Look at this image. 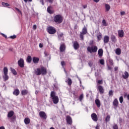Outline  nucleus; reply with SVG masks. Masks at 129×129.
I'll return each instance as SVG.
<instances>
[{
	"mask_svg": "<svg viewBox=\"0 0 129 129\" xmlns=\"http://www.w3.org/2000/svg\"><path fill=\"white\" fill-rule=\"evenodd\" d=\"M50 97L54 103V104H57L59 102V97L56 96V92L55 91H51L50 93Z\"/></svg>",
	"mask_w": 129,
	"mask_h": 129,
	"instance_id": "f257e3e1",
	"label": "nucleus"
},
{
	"mask_svg": "<svg viewBox=\"0 0 129 129\" xmlns=\"http://www.w3.org/2000/svg\"><path fill=\"white\" fill-rule=\"evenodd\" d=\"M53 21L55 24H61L63 22V16L60 14L55 15L54 17Z\"/></svg>",
	"mask_w": 129,
	"mask_h": 129,
	"instance_id": "f03ea898",
	"label": "nucleus"
},
{
	"mask_svg": "<svg viewBox=\"0 0 129 129\" xmlns=\"http://www.w3.org/2000/svg\"><path fill=\"white\" fill-rule=\"evenodd\" d=\"M87 50L88 52H89V53L91 54L92 53H96V52H97V50H98V48L96 46L92 47L89 46L87 47Z\"/></svg>",
	"mask_w": 129,
	"mask_h": 129,
	"instance_id": "7ed1b4c3",
	"label": "nucleus"
},
{
	"mask_svg": "<svg viewBox=\"0 0 129 129\" xmlns=\"http://www.w3.org/2000/svg\"><path fill=\"white\" fill-rule=\"evenodd\" d=\"M47 32L50 35H54V34H56V32H57V31L56 30V29L54 28V27L49 26L47 28Z\"/></svg>",
	"mask_w": 129,
	"mask_h": 129,
	"instance_id": "20e7f679",
	"label": "nucleus"
},
{
	"mask_svg": "<svg viewBox=\"0 0 129 129\" xmlns=\"http://www.w3.org/2000/svg\"><path fill=\"white\" fill-rule=\"evenodd\" d=\"M24 63L25 61L23 58H20L18 61V64L19 66L21 67V68H24V67H25Z\"/></svg>",
	"mask_w": 129,
	"mask_h": 129,
	"instance_id": "39448f33",
	"label": "nucleus"
},
{
	"mask_svg": "<svg viewBox=\"0 0 129 129\" xmlns=\"http://www.w3.org/2000/svg\"><path fill=\"white\" fill-rule=\"evenodd\" d=\"M39 116L41 118H43V119H47V114L44 111H40L39 112Z\"/></svg>",
	"mask_w": 129,
	"mask_h": 129,
	"instance_id": "423d86ee",
	"label": "nucleus"
},
{
	"mask_svg": "<svg viewBox=\"0 0 129 129\" xmlns=\"http://www.w3.org/2000/svg\"><path fill=\"white\" fill-rule=\"evenodd\" d=\"M97 89L99 91L100 94H103V93H104V89L102 86H98Z\"/></svg>",
	"mask_w": 129,
	"mask_h": 129,
	"instance_id": "0eeeda50",
	"label": "nucleus"
},
{
	"mask_svg": "<svg viewBox=\"0 0 129 129\" xmlns=\"http://www.w3.org/2000/svg\"><path fill=\"white\" fill-rule=\"evenodd\" d=\"M65 50H66V45H65V43H62L60 44V47H59L60 52H65Z\"/></svg>",
	"mask_w": 129,
	"mask_h": 129,
	"instance_id": "6e6552de",
	"label": "nucleus"
},
{
	"mask_svg": "<svg viewBox=\"0 0 129 129\" xmlns=\"http://www.w3.org/2000/svg\"><path fill=\"white\" fill-rule=\"evenodd\" d=\"M40 72L42 75H46L47 74V69L44 67L40 68Z\"/></svg>",
	"mask_w": 129,
	"mask_h": 129,
	"instance_id": "1a4fd4ad",
	"label": "nucleus"
},
{
	"mask_svg": "<svg viewBox=\"0 0 129 129\" xmlns=\"http://www.w3.org/2000/svg\"><path fill=\"white\" fill-rule=\"evenodd\" d=\"M91 116L94 121H97V120H98V117H97V115H96V113H93L91 115Z\"/></svg>",
	"mask_w": 129,
	"mask_h": 129,
	"instance_id": "9d476101",
	"label": "nucleus"
},
{
	"mask_svg": "<svg viewBox=\"0 0 129 129\" xmlns=\"http://www.w3.org/2000/svg\"><path fill=\"white\" fill-rule=\"evenodd\" d=\"M74 49L75 50H78L79 49V43L77 41H74L73 42Z\"/></svg>",
	"mask_w": 129,
	"mask_h": 129,
	"instance_id": "9b49d317",
	"label": "nucleus"
},
{
	"mask_svg": "<svg viewBox=\"0 0 129 129\" xmlns=\"http://www.w3.org/2000/svg\"><path fill=\"white\" fill-rule=\"evenodd\" d=\"M118 100H117V98L114 99V100L113 101V105L114 106L115 108H116L117 106H118Z\"/></svg>",
	"mask_w": 129,
	"mask_h": 129,
	"instance_id": "f8f14e48",
	"label": "nucleus"
},
{
	"mask_svg": "<svg viewBox=\"0 0 129 129\" xmlns=\"http://www.w3.org/2000/svg\"><path fill=\"white\" fill-rule=\"evenodd\" d=\"M52 9H53L52 6H49L47 7V13H48V14H50V15H52L54 12V10H52Z\"/></svg>",
	"mask_w": 129,
	"mask_h": 129,
	"instance_id": "ddd939ff",
	"label": "nucleus"
},
{
	"mask_svg": "<svg viewBox=\"0 0 129 129\" xmlns=\"http://www.w3.org/2000/svg\"><path fill=\"white\" fill-rule=\"evenodd\" d=\"M66 120L68 124H72V118L70 116L68 115L67 116Z\"/></svg>",
	"mask_w": 129,
	"mask_h": 129,
	"instance_id": "4468645a",
	"label": "nucleus"
},
{
	"mask_svg": "<svg viewBox=\"0 0 129 129\" xmlns=\"http://www.w3.org/2000/svg\"><path fill=\"white\" fill-rule=\"evenodd\" d=\"M32 61L34 64H37V63H39V61H40V58H39V57L34 56L32 57Z\"/></svg>",
	"mask_w": 129,
	"mask_h": 129,
	"instance_id": "2eb2a0df",
	"label": "nucleus"
},
{
	"mask_svg": "<svg viewBox=\"0 0 129 129\" xmlns=\"http://www.w3.org/2000/svg\"><path fill=\"white\" fill-rule=\"evenodd\" d=\"M118 35L120 38H122L124 36V32L123 30H119L118 31Z\"/></svg>",
	"mask_w": 129,
	"mask_h": 129,
	"instance_id": "dca6fc26",
	"label": "nucleus"
},
{
	"mask_svg": "<svg viewBox=\"0 0 129 129\" xmlns=\"http://www.w3.org/2000/svg\"><path fill=\"white\" fill-rule=\"evenodd\" d=\"M103 42L104 44H107L109 42V37L107 35H106L104 37Z\"/></svg>",
	"mask_w": 129,
	"mask_h": 129,
	"instance_id": "f3484780",
	"label": "nucleus"
},
{
	"mask_svg": "<svg viewBox=\"0 0 129 129\" xmlns=\"http://www.w3.org/2000/svg\"><path fill=\"white\" fill-rule=\"evenodd\" d=\"M98 55H99V58H101L103 56V49H99L98 51Z\"/></svg>",
	"mask_w": 129,
	"mask_h": 129,
	"instance_id": "a211bd4d",
	"label": "nucleus"
},
{
	"mask_svg": "<svg viewBox=\"0 0 129 129\" xmlns=\"http://www.w3.org/2000/svg\"><path fill=\"white\" fill-rule=\"evenodd\" d=\"M35 74L37 76L41 75V69L37 68L36 70H35Z\"/></svg>",
	"mask_w": 129,
	"mask_h": 129,
	"instance_id": "6ab92c4d",
	"label": "nucleus"
},
{
	"mask_svg": "<svg viewBox=\"0 0 129 129\" xmlns=\"http://www.w3.org/2000/svg\"><path fill=\"white\" fill-rule=\"evenodd\" d=\"M13 94L14 95H16V96H18L20 94V90L18 89L14 90L13 91Z\"/></svg>",
	"mask_w": 129,
	"mask_h": 129,
	"instance_id": "aec40b11",
	"label": "nucleus"
},
{
	"mask_svg": "<svg viewBox=\"0 0 129 129\" xmlns=\"http://www.w3.org/2000/svg\"><path fill=\"white\" fill-rule=\"evenodd\" d=\"M124 75H122V78L123 79H127L128 78L129 74L127 72H125L124 73Z\"/></svg>",
	"mask_w": 129,
	"mask_h": 129,
	"instance_id": "412c9836",
	"label": "nucleus"
},
{
	"mask_svg": "<svg viewBox=\"0 0 129 129\" xmlns=\"http://www.w3.org/2000/svg\"><path fill=\"white\" fill-rule=\"evenodd\" d=\"M105 12H109L110 10V6L107 4H105Z\"/></svg>",
	"mask_w": 129,
	"mask_h": 129,
	"instance_id": "4be33fe9",
	"label": "nucleus"
},
{
	"mask_svg": "<svg viewBox=\"0 0 129 129\" xmlns=\"http://www.w3.org/2000/svg\"><path fill=\"white\" fill-rule=\"evenodd\" d=\"M95 104H96L97 107H100L101 104L100 103V100H99V99H96L95 101Z\"/></svg>",
	"mask_w": 129,
	"mask_h": 129,
	"instance_id": "5701e85b",
	"label": "nucleus"
},
{
	"mask_svg": "<svg viewBox=\"0 0 129 129\" xmlns=\"http://www.w3.org/2000/svg\"><path fill=\"white\" fill-rule=\"evenodd\" d=\"M14 116V111H10L8 113V117L9 118H11V117H13Z\"/></svg>",
	"mask_w": 129,
	"mask_h": 129,
	"instance_id": "b1692460",
	"label": "nucleus"
},
{
	"mask_svg": "<svg viewBox=\"0 0 129 129\" xmlns=\"http://www.w3.org/2000/svg\"><path fill=\"white\" fill-rule=\"evenodd\" d=\"M28 93H29V91H28V90H23L21 92L22 95H27Z\"/></svg>",
	"mask_w": 129,
	"mask_h": 129,
	"instance_id": "393cba45",
	"label": "nucleus"
},
{
	"mask_svg": "<svg viewBox=\"0 0 129 129\" xmlns=\"http://www.w3.org/2000/svg\"><path fill=\"white\" fill-rule=\"evenodd\" d=\"M66 83H68L69 86L72 85V80L71 78H68V80L66 81Z\"/></svg>",
	"mask_w": 129,
	"mask_h": 129,
	"instance_id": "a878e982",
	"label": "nucleus"
},
{
	"mask_svg": "<svg viewBox=\"0 0 129 129\" xmlns=\"http://www.w3.org/2000/svg\"><path fill=\"white\" fill-rule=\"evenodd\" d=\"M63 33H60L58 35V38L60 41H64V37Z\"/></svg>",
	"mask_w": 129,
	"mask_h": 129,
	"instance_id": "bb28decb",
	"label": "nucleus"
},
{
	"mask_svg": "<svg viewBox=\"0 0 129 129\" xmlns=\"http://www.w3.org/2000/svg\"><path fill=\"white\" fill-rule=\"evenodd\" d=\"M81 34H83V35H86V34H87V28H86V27H84Z\"/></svg>",
	"mask_w": 129,
	"mask_h": 129,
	"instance_id": "cd10ccee",
	"label": "nucleus"
},
{
	"mask_svg": "<svg viewBox=\"0 0 129 129\" xmlns=\"http://www.w3.org/2000/svg\"><path fill=\"white\" fill-rule=\"evenodd\" d=\"M24 122L25 124H29L31 122V120L28 117H26L24 119Z\"/></svg>",
	"mask_w": 129,
	"mask_h": 129,
	"instance_id": "c85d7f7f",
	"label": "nucleus"
},
{
	"mask_svg": "<svg viewBox=\"0 0 129 129\" xmlns=\"http://www.w3.org/2000/svg\"><path fill=\"white\" fill-rule=\"evenodd\" d=\"M26 61L27 63H31V62H32V56L28 55L27 57Z\"/></svg>",
	"mask_w": 129,
	"mask_h": 129,
	"instance_id": "c756f323",
	"label": "nucleus"
},
{
	"mask_svg": "<svg viewBox=\"0 0 129 129\" xmlns=\"http://www.w3.org/2000/svg\"><path fill=\"white\" fill-rule=\"evenodd\" d=\"M111 40L112 42H114V43H115L117 41L116 37H115V35L111 36Z\"/></svg>",
	"mask_w": 129,
	"mask_h": 129,
	"instance_id": "7c9ffc66",
	"label": "nucleus"
},
{
	"mask_svg": "<svg viewBox=\"0 0 129 129\" xmlns=\"http://www.w3.org/2000/svg\"><path fill=\"white\" fill-rule=\"evenodd\" d=\"M97 41H100L102 39V34L101 33H99L97 36Z\"/></svg>",
	"mask_w": 129,
	"mask_h": 129,
	"instance_id": "2f4dec72",
	"label": "nucleus"
},
{
	"mask_svg": "<svg viewBox=\"0 0 129 129\" xmlns=\"http://www.w3.org/2000/svg\"><path fill=\"white\" fill-rule=\"evenodd\" d=\"M115 53L117 55H120V54H121V50L120 48H117L116 49Z\"/></svg>",
	"mask_w": 129,
	"mask_h": 129,
	"instance_id": "473e14b6",
	"label": "nucleus"
},
{
	"mask_svg": "<svg viewBox=\"0 0 129 129\" xmlns=\"http://www.w3.org/2000/svg\"><path fill=\"white\" fill-rule=\"evenodd\" d=\"M11 72H12L14 75H17L18 74L17 71H16V70H15V69H13V68H11Z\"/></svg>",
	"mask_w": 129,
	"mask_h": 129,
	"instance_id": "72a5a7b5",
	"label": "nucleus"
},
{
	"mask_svg": "<svg viewBox=\"0 0 129 129\" xmlns=\"http://www.w3.org/2000/svg\"><path fill=\"white\" fill-rule=\"evenodd\" d=\"M3 79H4V81L9 80V76H8V74H4V76H3Z\"/></svg>",
	"mask_w": 129,
	"mask_h": 129,
	"instance_id": "f704fd0d",
	"label": "nucleus"
},
{
	"mask_svg": "<svg viewBox=\"0 0 129 129\" xmlns=\"http://www.w3.org/2000/svg\"><path fill=\"white\" fill-rule=\"evenodd\" d=\"M4 74H8V72H9V70H8V68L4 67L3 69Z\"/></svg>",
	"mask_w": 129,
	"mask_h": 129,
	"instance_id": "c9c22d12",
	"label": "nucleus"
},
{
	"mask_svg": "<svg viewBox=\"0 0 129 129\" xmlns=\"http://www.w3.org/2000/svg\"><path fill=\"white\" fill-rule=\"evenodd\" d=\"M109 120H110V116L108 115L105 118V121L108 122V121H109Z\"/></svg>",
	"mask_w": 129,
	"mask_h": 129,
	"instance_id": "e433bc0d",
	"label": "nucleus"
},
{
	"mask_svg": "<svg viewBox=\"0 0 129 129\" xmlns=\"http://www.w3.org/2000/svg\"><path fill=\"white\" fill-rule=\"evenodd\" d=\"M120 103H122L123 102V97L122 96H120L119 98Z\"/></svg>",
	"mask_w": 129,
	"mask_h": 129,
	"instance_id": "4c0bfd02",
	"label": "nucleus"
},
{
	"mask_svg": "<svg viewBox=\"0 0 129 129\" xmlns=\"http://www.w3.org/2000/svg\"><path fill=\"white\" fill-rule=\"evenodd\" d=\"M2 4L3 7H10V5L8 3L5 2H2Z\"/></svg>",
	"mask_w": 129,
	"mask_h": 129,
	"instance_id": "58836bf2",
	"label": "nucleus"
},
{
	"mask_svg": "<svg viewBox=\"0 0 129 129\" xmlns=\"http://www.w3.org/2000/svg\"><path fill=\"white\" fill-rule=\"evenodd\" d=\"M113 96V91L111 90L109 91V96Z\"/></svg>",
	"mask_w": 129,
	"mask_h": 129,
	"instance_id": "ea45409f",
	"label": "nucleus"
},
{
	"mask_svg": "<svg viewBox=\"0 0 129 129\" xmlns=\"http://www.w3.org/2000/svg\"><path fill=\"white\" fill-rule=\"evenodd\" d=\"M102 23L103 25H104L105 27H106V26H107V24L106 23V21H105V20H103Z\"/></svg>",
	"mask_w": 129,
	"mask_h": 129,
	"instance_id": "a19ab883",
	"label": "nucleus"
},
{
	"mask_svg": "<svg viewBox=\"0 0 129 129\" xmlns=\"http://www.w3.org/2000/svg\"><path fill=\"white\" fill-rule=\"evenodd\" d=\"M108 61L110 65H111L112 66H113V60L112 59L110 58L109 59Z\"/></svg>",
	"mask_w": 129,
	"mask_h": 129,
	"instance_id": "79ce46f5",
	"label": "nucleus"
},
{
	"mask_svg": "<svg viewBox=\"0 0 129 129\" xmlns=\"http://www.w3.org/2000/svg\"><path fill=\"white\" fill-rule=\"evenodd\" d=\"M99 62L101 65H104V59H101L100 60Z\"/></svg>",
	"mask_w": 129,
	"mask_h": 129,
	"instance_id": "37998d69",
	"label": "nucleus"
},
{
	"mask_svg": "<svg viewBox=\"0 0 129 129\" xmlns=\"http://www.w3.org/2000/svg\"><path fill=\"white\" fill-rule=\"evenodd\" d=\"M83 97H83V94L80 95V96L79 97V98L80 101H82V100L83 99Z\"/></svg>",
	"mask_w": 129,
	"mask_h": 129,
	"instance_id": "c03bdc74",
	"label": "nucleus"
},
{
	"mask_svg": "<svg viewBox=\"0 0 129 129\" xmlns=\"http://www.w3.org/2000/svg\"><path fill=\"white\" fill-rule=\"evenodd\" d=\"M9 38H10V39H16V38H17V35H13V36H10L9 37H8V39Z\"/></svg>",
	"mask_w": 129,
	"mask_h": 129,
	"instance_id": "a18cd8bd",
	"label": "nucleus"
},
{
	"mask_svg": "<svg viewBox=\"0 0 129 129\" xmlns=\"http://www.w3.org/2000/svg\"><path fill=\"white\" fill-rule=\"evenodd\" d=\"M97 83H98V84H103V81H102V80H98V82H97Z\"/></svg>",
	"mask_w": 129,
	"mask_h": 129,
	"instance_id": "49530a36",
	"label": "nucleus"
},
{
	"mask_svg": "<svg viewBox=\"0 0 129 129\" xmlns=\"http://www.w3.org/2000/svg\"><path fill=\"white\" fill-rule=\"evenodd\" d=\"M113 129H118V126L117 124H115L113 126Z\"/></svg>",
	"mask_w": 129,
	"mask_h": 129,
	"instance_id": "de8ad7c7",
	"label": "nucleus"
},
{
	"mask_svg": "<svg viewBox=\"0 0 129 129\" xmlns=\"http://www.w3.org/2000/svg\"><path fill=\"white\" fill-rule=\"evenodd\" d=\"M16 116H13L11 118V120L13 121H15V120H16Z\"/></svg>",
	"mask_w": 129,
	"mask_h": 129,
	"instance_id": "09e8293b",
	"label": "nucleus"
},
{
	"mask_svg": "<svg viewBox=\"0 0 129 129\" xmlns=\"http://www.w3.org/2000/svg\"><path fill=\"white\" fill-rule=\"evenodd\" d=\"M61 65L63 68H64V66L65 65V61H62L61 62Z\"/></svg>",
	"mask_w": 129,
	"mask_h": 129,
	"instance_id": "8fccbe9b",
	"label": "nucleus"
},
{
	"mask_svg": "<svg viewBox=\"0 0 129 129\" xmlns=\"http://www.w3.org/2000/svg\"><path fill=\"white\" fill-rule=\"evenodd\" d=\"M121 16H124L125 15V12L124 11H122L120 12Z\"/></svg>",
	"mask_w": 129,
	"mask_h": 129,
	"instance_id": "3c124183",
	"label": "nucleus"
},
{
	"mask_svg": "<svg viewBox=\"0 0 129 129\" xmlns=\"http://www.w3.org/2000/svg\"><path fill=\"white\" fill-rule=\"evenodd\" d=\"M23 1L25 3H28V2H29V3H31L33 2V0H23Z\"/></svg>",
	"mask_w": 129,
	"mask_h": 129,
	"instance_id": "603ef678",
	"label": "nucleus"
},
{
	"mask_svg": "<svg viewBox=\"0 0 129 129\" xmlns=\"http://www.w3.org/2000/svg\"><path fill=\"white\" fill-rule=\"evenodd\" d=\"M84 35V34H83L82 33L80 34V38H81V39H82V40H83V35Z\"/></svg>",
	"mask_w": 129,
	"mask_h": 129,
	"instance_id": "864d4df0",
	"label": "nucleus"
},
{
	"mask_svg": "<svg viewBox=\"0 0 129 129\" xmlns=\"http://www.w3.org/2000/svg\"><path fill=\"white\" fill-rule=\"evenodd\" d=\"M33 28V30H37V25H34Z\"/></svg>",
	"mask_w": 129,
	"mask_h": 129,
	"instance_id": "5fc2aeb1",
	"label": "nucleus"
},
{
	"mask_svg": "<svg viewBox=\"0 0 129 129\" xmlns=\"http://www.w3.org/2000/svg\"><path fill=\"white\" fill-rule=\"evenodd\" d=\"M15 10H16V11H17V12H19V13H22L21 12V10H20V9H19L18 8H15Z\"/></svg>",
	"mask_w": 129,
	"mask_h": 129,
	"instance_id": "6e6d98bb",
	"label": "nucleus"
},
{
	"mask_svg": "<svg viewBox=\"0 0 129 129\" xmlns=\"http://www.w3.org/2000/svg\"><path fill=\"white\" fill-rule=\"evenodd\" d=\"M118 70V68L117 67H115L114 68V71H117Z\"/></svg>",
	"mask_w": 129,
	"mask_h": 129,
	"instance_id": "4d7b16f0",
	"label": "nucleus"
},
{
	"mask_svg": "<svg viewBox=\"0 0 129 129\" xmlns=\"http://www.w3.org/2000/svg\"><path fill=\"white\" fill-rule=\"evenodd\" d=\"M39 47L40 48H43V44L40 43L39 44Z\"/></svg>",
	"mask_w": 129,
	"mask_h": 129,
	"instance_id": "13d9d810",
	"label": "nucleus"
},
{
	"mask_svg": "<svg viewBox=\"0 0 129 129\" xmlns=\"http://www.w3.org/2000/svg\"><path fill=\"white\" fill-rule=\"evenodd\" d=\"M108 70H111V69H112V68H111V67L108 66Z\"/></svg>",
	"mask_w": 129,
	"mask_h": 129,
	"instance_id": "bf43d9fd",
	"label": "nucleus"
},
{
	"mask_svg": "<svg viewBox=\"0 0 129 129\" xmlns=\"http://www.w3.org/2000/svg\"><path fill=\"white\" fill-rule=\"evenodd\" d=\"M13 48H9V51H10V52H13Z\"/></svg>",
	"mask_w": 129,
	"mask_h": 129,
	"instance_id": "052dcab7",
	"label": "nucleus"
},
{
	"mask_svg": "<svg viewBox=\"0 0 129 129\" xmlns=\"http://www.w3.org/2000/svg\"><path fill=\"white\" fill-rule=\"evenodd\" d=\"M48 1L49 2V3H50V4H52V3H53V0H48Z\"/></svg>",
	"mask_w": 129,
	"mask_h": 129,
	"instance_id": "680f3d73",
	"label": "nucleus"
},
{
	"mask_svg": "<svg viewBox=\"0 0 129 129\" xmlns=\"http://www.w3.org/2000/svg\"><path fill=\"white\" fill-rule=\"evenodd\" d=\"M0 129H6V128H5V126H2L0 127Z\"/></svg>",
	"mask_w": 129,
	"mask_h": 129,
	"instance_id": "e2e57ef3",
	"label": "nucleus"
},
{
	"mask_svg": "<svg viewBox=\"0 0 129 129\" xmlns=\"http://www.w3.org/2000/svg\"><path fill=\"white\" fill-rule=\"evenodd\" d=\"M83 7L84 9H86V8H87V5H84Z\"/></svg>",
	"mask_w": 129,
	"mask_h": 129,
	"instance_id": "0e129e2a",
	"label": "nucleus"
},
{
	"mask_svg": "<svg viewBox=\"0 0 129 129\" xmlns=\"http://www.w3.org/2000/svg\"><path fill=\"white\" fill-rule=\"evenodd\" d=\"M95 128L96 129H99V126L98 125H96Z\"/></svg>",
	"mask_w": 129,
	"mask_h": 129,
	"instance_id": "69168bd1",
	"label": "nucleus"
},
{
	"mask_svg": "<svg viewBox=\"0 0 129 129\" xmlns=\"http://www.w3.org/2000/svg\"><path fill=\"white\" fill-rule=\"evenodd\" d=\"M93 1H94L95 3H98V2H99V0H93Z\"/></svg>",
	"mask_w": 129,
	"mask_h": 129,
	"instance_id": "338daca9",
	"label": "nucleus"
},
{
	"mask_svg": "<svg viewBox=\"0 0 129 129\" xmlns=\"http://www.w3.org/2000/svg\"><path fill=\"white\" fill-rule=\"evenodd\" d=\"M127 99L129 100V94L127 95Z\"/></svg>",
	"mask_w": 129,
	"mask_h": 129,
	"instance_id": "774afa93",
	"label": "nucleus"
}]
</instances>
